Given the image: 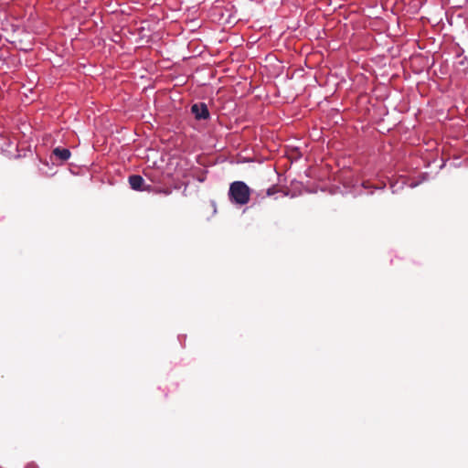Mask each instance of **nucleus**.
I'll return each mask as SVG.
<instances>
[{"label":"nucleus","instance_id":"1","mask_svg":"<svg viewBox=\"0 0 468 468\" xmlns=\"http://www.w3.org/2000/svg\"><path fill=\"white\" fill-rule=\"evenodd\" d=\"M229 200L237 205H246L250 198V189L242 181L232 182L229 190Z\"/></svg>","mask_w":468,"mask_h":468},{"label":"nucleus","instance_id":"3","mask_svg":"<svg viewBox=\"0 0 468 468\" xmlns=\"http://www.w3.org/2000/svg\"><path fill=\"white\" fill-rule=\"evenodd\" d=\"M129 184L133 190L142 191V190H150L151 186H144V180L139 175L130 176L128 178Z\"/></svg>","mask_w":468,"mask_h":468},{"label":"nucleus","instance_id":"4","mask_svg":"<svg viewBox=\"0 0 468 468\" xmlns=\"http://www.w3.org/2000/svg\"><path fill=\"white\" fill-rule=\"evenodd\" d=\"M54 155L58 157L61 161H67L70 157V151L67 148L57 147L53 150Z\"/></svg>","mask_w":468,"mask_h":468},{"label":"nucleus","instance_id":"2","mask_svg":"<svg viewBox=\"0 0 468 468\" xmlns=\"http://www.w3.org/2000/svg\"><path fill=\"white\" fill-rule=\"evenodd\" d=\"M191 112L197 120H206L209 117L207 106L203 102L193 104Z\"/></svg>","mask_w":468,"mask_h":468},{"label":"nucleus","instance_id":"6","mask_svg":"<svg viewBox=\"0 0 468 468\" xmlns=\"http://www.w3.org/2000/svg\"><path fill=\"white\" fill-rule=\"evenodd\" d=\"M279 191L278 187L276 186H273L267 190V196H272L276 194Z\"/></svg>","mask_w":468,"mask_h":468},{"label":"nucleus","instance_id":"5","mask_svg":"<svg viewBox=\"0 0 468 468\" xmlns=\"http://www.w3.org/2000/svg\"><path fill=\"white\" fill-rule=\"evenodd\" d=\"M155 193L158 194H164L165 196H168L172 193V190L170 188H157L154 190Z\"/></svg>","mask_w":468,"mask_h":468}]
</instances>
